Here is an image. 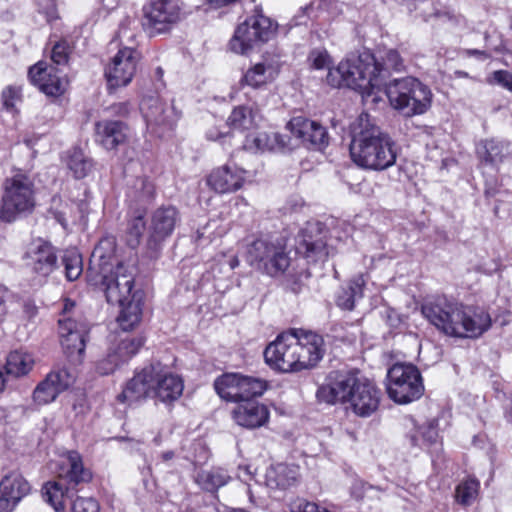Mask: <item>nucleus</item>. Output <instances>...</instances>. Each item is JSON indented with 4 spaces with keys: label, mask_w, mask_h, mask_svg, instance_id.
<instances>
[{
    "label": "nucleus",
    "mask_w": 512,
    "mask_h": 512,
    "mask_svg": "<svg viewBox=\"0 0 512 512\" xmlns=\"http://www.w3.org/2000/svg\"><path fill=\"white\" fill-rule=\"evenodd\" d=\"M421 312L433 326L451 337L478 338L492 324L491 316L484 308L466 305L446 296L426 301Z\"/></svg>",
    "instance_id": "1"
},
{
    "label": "nucleus",
    "mask_w": 512,
    "mask_h": 512,
    "mask_svg": "<svg viewBox=\"0 0 512 512\" xmlns=\"http://www.w3.org/2000/svg\"><path fill=\"white\" fill-rule=\"evenodd\" d=\"M349 149L352 161L363 169L383 171L396 163L395 141L368 113H361L352 124Z\"/></svg>",
    "instance_id": "2"
},
{
    "label": "nucleus",
    "mask_w": 512,
    "mask_h": 512,
    "mask_svg": "<svg viewBox=\"0 0 512 512\" xmlns=\"http://www.w3.org/2000/svg\"><path fill=\"white\" fill-rule=\"evenodd\" d=\"M320 402L327 404H348L354 414L369 417L379 407L381 391L358 371L338 375L317 390Z\"/></svg>",
    "instance_id": "3"
},
{
    "label": "nucleus",
    "mask_w": 512,
    "mask_h": 512,
    "mask_svg": "<svg viewBox=\"0 0 512 512\" xmlns=\"http://www.w3.org/2000/svg\"><path fill=\"white\" fill-rule=\"evenodd\" d=\"M113 244L112 240L105 239L95 247L88 276L92 274L97 266L99 280H95L94 283L98 284L100 282L102 284L107 302L124 305L126 301L138 297V293L133 292V270L119 262L112 255Z\"/></svg>",
    "instance_id": "4"
},
{
    "label": "nucleus",
    "mask_w": 512,
    "mask_h": 512,
    "mask_svg": "<svg viewBox=\"0 0 512 512\" xmlns=\"http://www.w3.org/2000/svg\"><path fill=\"white\" fill-rule=\"evenodd\" d=\"M375 56L364 51L341 61L337 67L329 69L327 83L335 88L347 87L359 91L364 101L376 103L381 92L383 72L375 75Z\"/></svg>",
    "instance_id": "5"
},
{
    "label": "nucleus",
    "mask_w": 512,
    "mask_h": 512,
    "mask_svg": "<svg viewBox=\"0 0 512 512\" xmlns=\"http://www.w3.org/2000/svg\"><path fill=\"white\" fill-rule=\"evenodd\" d=\"M393 108L406 116L425 113L431 105L430 89L414 77L394 79L382 86Z\"/></svg>",
    "instance_id": "6"
},
{
    "label": "nucleus",
    "mask_w": 512,
    "mask_h": 512,
    "mask_svg": "<svg viewBox=\"0 0 512 512\" xmlns=\"http://www.w3.org/2000/svg\"><path fill=\"white\" fill-rule=\"evenodd\" d=\"M35 205V186L28 175L17 173L5 180L0 208L2 220L12 222L19 216L28 215Z\"/></svg>",
    "instance_id": "7"
},
{
    "label": "nucleus",
    "mask_w": 512,
    "mask_h": 512,
    "mask_svg": "<svg viewBox=\"0 0 512 512\" xmlns=\"http://www.w3.org/2000/svg\"><path fill=\"white\" fill-rule=\"evenodd\" d=\"M277 25L261 10L254 13L239 24L233 38L230 40V49L238 54H247L252 49L266 43L276 31Z\"/></svg>",
    "instance_id": "8"
},
{
    "label": "nucleus",
    "mask_w": 512,
    "mask_h": 512,
    "mask_svg": "<svg viewBox=\"0 0 512 512\" xmlns=\"http://www.w3.org/2000/svg\"><path fill=\"white\" fill-rule=\"evenodd\" d=\"M387 393L398 404H407L419 399L424 392L422 376L412 364L396 363L387 373Z\"/></svg>",
    "instance_id": "9"
},
{
    "label": "nucleus",
    "mask_w": 512,
    "mask_h": 512,
    "mask_svg": "<svg viewBox=\"0 0 512 512\" xmlns=\"http://www.w3.org/2000/svg\"><path fill=\"white\" fill-rule=\"evenodd\" d=\"M68 470L66 472V481L70 487H66L65 479L49 481L42 488L43 499L49 503L56 512L65 509V499L68 497L70 488H75L80 483H86L91 480V473L83 467L81 456L76 451H70L67 456Z\"/></svg>",
    "instance_id": "10"
},
{
    "label": "nucleus",
    "mask_w": 512,
    "mask_h": 512,
    "mask_svg": "<svg viewBox=\"0 0 512 512\" xmlns=\"http://www.w3.org/2000/svg\"><path fill=\"white\" fill-rule=\"evenodd\" d=\"M266 387L265 381L238 373H225L214 381L216 393L222 399L237 404L255 400Z\"/></svg>",
    "instance_id": "11"
},
{
    "label": "nucleus",
    "mask_w": 512,
    "mask_h": 512,
    "mask_svg": "<svg viewBox=\"0 0 512 512\" xmlns=\"http://www.w3.org/2000/svg\"><path fill=\"white\" fill-rule=\"evenodd\" d=\"M140 109L148 130L158 137L171 131L180 118V112L173 103H167L159 97L144 98Z\"/></svg>",
    "instance_id": "12"
},
{
    "label": "nucleus",
    "mask_w": 512,
    "mask_h": 512,
    "mask_svg": "<svg viewBox=\"0 0 512 512\" xmlns=\"http://www.w3.org/2000/svg\"><path fill=\"white\" fill-rule=\"evenodd\" d=\"M180 221L178 210L171 205L157 208L151 215L146 247L150 258H156L163 243L173 234Z\"/></svg>",
    "instance_id": "13"
},
{
    "label": "nucleus",
    "mask_w": 512,
    "mask_h": 512,
    "mask_svg": "<svg viewBox=\"0 0 512 512\" xmlns=\"http://www.w3.org/2000/svg\"><path fill=\"white\" fill-rule=\"evenodd\" d=\"M297 337L289 333H282L264 350L265 362L274 370L282 373L297 372L299 355H296Z\"/></svg>",
    "instance_id": "14"
},
{
    "label": "nucleus",
    "mask_w": 512,
    "mask_h": 512,
    "mask_svg": "<svg viewBox=\"0 0 512 512\" xmlns=\"http://www.w3.org/2000/svg\"><path fill=\"white\" fill-rule=\"evenodd\" d=\"M180 20V8L174 0H149L143 7L142 26L150 34L167 31Z\"/></svg>",
    "instance_id": "15"
},
{
    "label": "nucleus",
    "mask_w": 512,
    "mask_h": 512,
    "mask_svg": "<svg viewBox=\"0 0 512 512\" xmlns=\"http://www.w3.org/2000/svg\"><path fill=\"white\" fill-rule=\"evenodd\" d=\"M23 259L39 284L58 267L55 248L41 238L34 239L28 244Z\"/></svg>",
    "instance_id": "16"
},
{
    "label": "nucleus",
    "mask_w": 512,
    "mask_h": 512,
    "mask_svg": "<svg viewBox=\"0 0 512 512\" xmlns=\"http://www.w3.org/2000/svg\"><path fill=\"white\" fill-rule=\"evenodd\" d=\"M139 53L131 46L117 52L105 68V78L109 90L128 85L136 72Z\"/></svg>",
    "instance_id": "17"
},
{
    "label": "nucleus",
    "mask_w": 512,
    "mask_h": 512,
    "mask_svg": "<svg viewBox=\"0 0 512 512\" xmlns=\"http://www.w3.org/2000/svg\"><path fill=\"white\" fill-rule=\"evenodd\" d=\"M61 346L69 358L80 362L85 352L89 327L86 322L75 317L58 320Z\"/></svg>",
    "instance_id": "18"
},
{
    "label": "nucleus",
    "mask_w": 512,
    "mask_h": 512,
    "mask_svg": "<svg viewBox=\"0 0 512 512\" xmlns=\"http://www.w3.org/2000/svg\"><path fill=\"white\" fill-rule=\"evenodd\" d=\"M159 363H152L136 372L122 393L118 395L120 402L133 403L147 397L153 398L155 377L158 375Z\"/></svg>",
    "instance_id": "19"
},
{
    "label": "nucleus",
    "mask_w": 512,
    "mask_h": 512,
    "mask_svg": "<svg viewBox=\"0 0 512 512\" xmlns=\"http://www.w3.org/2000/svg\"><path fill=\"white\" fill-rule=\"evenodd\" d=\"M145 339L142 336L125 337L110 349L107 356L98 362L97 370L102 375L113 373L117 367L126 363L144 345Z\"/></svg>",
    "instance_id": "20"
},
{
    "label": "nucleus",
    "mask_w": 512,
    "mask_h": 512,
    "mask_svg": "<svg viewBox=\"0 0 512 512\" xmlns=\"http://www.w3.org/2000/svg\"><path fill=\"white\" fill-rule=\"evenodd\" d=\"M292 334L297 337V347L299 350L296 355H299V371L315 367L325 352L323 337L317 333L305 330H295L292 331Z\"/></svg>",
    "instance_id": "21"
},
{
    "label": "nucleus",
    "mask_w": 512,
    "mask_h": 512,
    "mask_svg": "<svg viewBox=\"0 0 512 512\" xmlns=\"http://www.w3.org/2000/svg\"><path fill=\"white\" fill-rule=\"evenodd\" d=\"M132 130L120 120H102L95 124V140L105 150L112 151L129 143Z\"/></svg>",
    "instance_id": "22"
},
{
    "label": "nucleus",
    "mask_w": 512,
    "mask_h": 512,
    "mask_svg": "<svg viewBox=\"0 0 512 512\" xmlns=\"http://www.w3.org/2000/svg\"><path fill=\"white\" fill-rule=\"evenodd\" d=\"M287 127L292 135L314 149L322 150L329 144L326 128L316 121L298 116L292 118Z\"/></svg>",
    "instance_id": "23"
},
{
    "label": "nucleus",
    "mask_w": 512,
    "mask_h": 512,
    "mask_svg": "<svg viewBox=\"0 0 512 512\" xmlns=\"http://www.w3.org/2000/svg\"><path fill=\"white\" fill-rule=\"evenodd\" d=\"M74 381V375L65 368L52 371L36 386L33 399L40 405L51 403L61 392L68 389Z\"/></svg>",
    "instance_id": "24"
},
{
    "label": "nucleus",
    "mask_w": 512,
    "mask_h": 512,
    "mask_svg": "<svg viewBox=\"0 0 512 512\" xmlns=\"http://www.w3.org/2000/svg\"><path fill=\"white\" fill-rule=\"evenodd\" d=\"M326 234L320 223H308L302 230L299 249L308 261H325L329 250L325 241Z\"/></svg>",
    "instance_id": "25"
},
{
    "label": "nucleus",
    "mask_w": 512,
    "mask_h": 512,
    "mask_svg": "<svg viewBox=\"0 0 512 512\" xmlns=\"http://www.w3.org/2000/svg\"><path fill=\"white\" fill-rule=\"evenodd\" d=\"M184 389L183 379L171 372H165L159 363L158 375L155 377L153 398L164 404H171L178 400Z\"/></svg>",
    "instance_id": "26"
},
{
    "label": "nucleus",
    "mask_w": 512,
    "mask_h": 512,
    "mask_svg": "<svg viewBox=\"0 0 512 512\" xmlns=\"http://www.w3.org/2000/svg\"><path fill=\"white\" fill-rule=\"evenodd\" d=\"M290 138L276 132H257L246 135L243 148L252 153L282 151L288 147Z\"/></svg>",
    "instance_id": "27"
},
{
    "label": "nucleus",
    "mask_w": 512,
    "mask_h": 512,
    "mask_svg": "<svg viewBox=\"0 0 512 512\" xmlns=\"http://www.w3.org/2000/svg\"><path fill=\"white\" fill-rule=\"evenodd\" d=\"M243 181L244 170L230 165L213 170L207 179L208 185L218 193L234 192L241 188Z\"/></svg>",
    "instance_id": "28"
},
{
    "label": "nucleus",
    "mask_w": 512,
    "mask_h": 512,
    "mask_svg": "<svg viewBox=\"0 0 512 512\" xmlns=\"http://www.w3.org/2000/svg\"><path fill=\"white\" fill-rule=\"evenodd\" d=\"M232 416L238 425L254 429L268 421L269 411L265 405L251 400L237 404L232 411Z\"/></svg>",
    "instance_id": "29"
},
{
    "label": "nucleus",
    "mask_w": 512,
    "mask_h": 512,
    "mask_svg": "<svg viewBox=\"0 0 512 512\" xmlns=\"http://www.w3.org/2000/svg\"><path fill=\"white\" fill-rule=\"evenodd\" d=\"M53 70H48L42 63H37L28 72L31 82L48 96L61 95L65 90L64 79L56 72L53 73Z\"/></svg>",
    "instance_id": "30"
},
{
    "label": "nucleus",
    "mask_w": 512,
    "mask_h": 512,
    "mask_svg": "<svg viewBox=\"0 0 512 512\" xmlns=\"http://www.w3.org/2000/svg\"><path fill=\"white\" fill-rule=\"evenodd\" d=\"M476 154L481 164L497 167L509 155V142L499 138L480 140L476 146Z\"/></svg>",
    "instance_id": "31"
},
{
    "label": "nucleus",
    "mask_w": 512,
    "mask_h": 512,
    "mask_svg": "<svg viewBox=\"0 0 512 512\" xmlns=\"http://www.w3.org/2000/svg\"><path fill=\"white\" fill-rule=\"evenodd\" d=\"M31 492V485L19 471H11L0 481V493L18 505Z\"/></svg>",
    "instance_id": "32"
},
{
    "label": "nucleus",
    "mask_w": 512,
    "mask_h": 512,
    "mask_svg": "<svg viewBox=\"0 0 512 512\" xmlns=\"http://www.w3.org/2000/svg\"><path fill=\"white\" fill-rule=\"evenodd\" d=\"M298 476V467L278 463L267 469L266 485L271 489H286L296 483Z\"/></svg>",
    "instance_id": "33"
},
{
    "label": "nucleus",
    "mask_w": 512,
    "mask_h": 512,
    "mask_svg": "<svg viewBox=\"0 0 512 512\" xmlns=\"http://www.w3.org/2000/svg\"><path fill=\"white\" fill-rule=\"evenodd\" d=\"M277 242L267 236L256 238L247 242L244 257L246 262L255 270H258L262 262L267 260Z\"/></svg>",
    "instance_id": "34"
},
{
    "label": "nucleus",
    "mask_w": 512,
    "mask_h": 512,
    "mask_svg": "<svg viewBox=\"0 0 512 512\" xmlns=\"http://www.w3.org/2000/svg\"><path fill=\"white\" fill-rule=\"evenodd\" d=\"M290 261L285 246L277 242L267 260L262 262L257 271L271 277H277L285 273L290 266Z\"/></svg>",
    "instance_id": "35"
},
{
    "label": "nucleus",
    "mask_w": 512,
    "mask_h": 512,
    "mask_svg": "<svg viewBox=\"0 0 512 512\" xmlns=\"http://www.w3.org/2000/svg\"><path fill=\"white\" fill-rule=\"evenodd\" d=\"M260 119L259 109L254 105L235 107L227 119V126L233 130H249Z\"/></svg>",
    "instance_id": "36"
},
{
    "label": "nucleus",
    "mask_w": 512,
    "mask_h": 512,
    "mask_svg": "<svg viewBox=\"0 0 512 512\" xmlns=\"http://www.w3.org/2000/svg\"><path fill=\"white\" fill-rule=\"evenodd\" d=\"M277 73L278 71L274 64L264 61L249 68L243 76V81L247 85L257 88L272 81Z\"/></svg>",
    "instance_id": "37"
},
{
    "label": "nucleus",
    "mask_w": 512,
    "mask_h": 512,
    "mask_svg": "<svg viewBox=\"0 0 512 512\" xmlns=\"http://www.w3.org/2000/svg\"><path fill=\"white\" fill-rule=\"evenodd\" d=\"M375 75H379L383 72V85L388 83V78L390 76L391 71H402L404 69V61L400 56L399 52L394 49L387 50L384 55H381L380 58L375 57Z\"/></svg>",
    "instance_id": "38"
},
{
    "label": "nucleus",
    "mask_w": 512,
    "mask_h": 512,
    "mask_svg": "<svg viewBox=\"0 0 512 512\" xmlns=\"http://www.w3.org/2000/svg\"><path fill=\"white\" fill-rule=\"evenodd\" d=\"M363 285V278L357 277L347 287H342L336 295V305L342 310H353L356 300L363 297Z\"/></svg>",
    "instance_id": "39"
},
{
    "label": "nucleus",
    "mask_w": 512,
    "mask_h": 512,
    "mask_svg": "<svg viewBox=\"0 0 512 512\" xmlns=\"http://www.w3.org/2000/svg\"><path fill=\"white\" fill-rule=\"evenodd\" d=\"M231 477L226 470L222 468H212L204 470L197 474L196 482L203 489L208 492H215L219 488L225 486Z\"/></svg>",
    "instance_id": "40"
},
{
    "label": "nucleus",
    "mask_w": 512,
    "mask_h": 512,
    "mask_svg": "<svg viewBox=\"0 0 512 512\" xmlns=\"http://www.w3.org/2000/svg\"><path fill=\"white\" fill-rule=\"evenodd\" d=\"M33 365L34 359L31 354L16 350L9 353L4 368L7 375L20 377L29 373Z\"/></svg>",
    "instance_id": "41"
},
{
    "label": "nucleus",
    "mask_w": 512,
    "mask_h": 512,
    "mask_svg": "<svg viewBox=\"0 0 512 512\" xmlns=\"http://www.w3.org/2000/svg\"><path fill=\"white\" fill-rule=\"evenodd\" d=\"M119 306L121 307V311L117 321L123 331H129L141 320L142 309L140 297L132 298L129 301H126V304Z\"/></svg>",
    "instance_id": "42"
},
{
    "label": "nucleus",
    "mask_w": 512,
    "mask_h": 512,
    "mask_svg": "<svg viewBox=\"0 0 512 512\" xmlns=\"http://www.w3.org/2000/svg\"><path fill=\"white\" fill-rule=\"evenodd\" d=\"M67 165L77 179H82L92 170L93 162L81 149L73 148L69 151Z\"/></svg>",
    "instance_id": "43"
},
{
    "label": "nucleus",
    "mask_w": 512,
    "mask_h": 512,
    "mask_svg": "<svg viewBox=\"0 0 512 512\" xmlns=\"http://www.w3.org/2000/svg\"><path fill=\"white\" fill-rule=\"evenodd\" d=\"M62 263L69 281L78 279L83 272L82 256L76 249L66 250L62 256Z\"/></svg>",
    "instance_id": "44"
},
{
    "label": "nucleus",
    "mask_w": 512,
    "mask_h": 512,
    "mask_svg": "<svg viewBox=\"0 0 512 512\" xmlns=\"http://www.w3.org/2000/svg\"><path fill=\"white\" fill-rule=\"evenodd\" d=\"M479 487L480 483L476 479L471 478L461 482L456 487V501L463 506L471 505L478 495Z\"/></svg>",
    "instance_id": "45"
},
{
    "label": "nucleus",
    "mask_w": 512,
    "mask_h": 512,
    "mask_svg": "<svg viewBox=\"0 0 512 512\" xmlns=\"http://www.w3.org/2000/svg\"><path fill=\"white\" fill-rule=\"evenodd\" d=\"M308 63L310 67L321 70V69H331V57L328 53V51L325 48H314L309 52L308 55Z\"/></svg>",
    "instance_id": "46"
},
{
    "label": "nucleus",
    "mask_w": 512,
    "mask_h": 512,
    "mask_svg": "<svg viewBox=\"0 0 512 512\" xmlns=\"http://www.w3.org/2000/svg\"><path fill=\"white\" fill-rule=\"evenodd\" d=\"M2 105L11 113L16 112V105L21 101V90L15 86H8L2 91Z\"/></svg>",
    "instance_id": "47"
},
{
    "label": "nucleus",
    "mask_w": 512,
    "mask_h": 512,
    "mask_svg": "<svg viewBox=\"0 0 512 512\" xmlns=\"http://www.w3.org/2000/svg\"><path fill=\"white\" fill-rule=\"evenodd\" d=\"M136 197L140 200H151L155 194V186L147 177H138L133 185Z\"/></svg>",
    "instance_id": "48"
},
{
    "label": "nucleus",
    "mask_w": 512,
    "mask_h": 512,
    "mask_svg": "<svg viewBox=\"0 0 512 512\" xmlns=\"http://www.w3.org/2000/svg\"><path fill=\"white\" fill-rule=\"evenodd\" d=\"M73 512H100L98 502L93 498L77 497L72 504Z\"/></svg>",
    "instance_id": "49"
},
{
    "label": "nucleus",
    "mask_w": 512,
    "mask_h": 512,
    "mask_svg": "<svg viewBox=\"0 0 512 512\" xmlns=\"http://www.w3.org/2000/svg\"><path fill=\"white\" fill-rule=\"evenodd\" d=\"M490 84H497L512 92V73L507 70L494 71L488 79Z\"/></svg>",
    "instance_id": "50"
},
{
    "label": "nucleus",
    "mask_w": 512,
    "mask_h": 512,
    "mask_svg": "<svg viewBox=\"0 0 512 512\" xmlns=\"http://www.w3.org/2000/svg\"><path fill=\"white\" fill-rule=\"evenodd\" d=\"M146 227V222L142 215H138L134 217L129 225H128V233L131 237L134 238V244L137 245L139 243L140 237L143 235V232Z\"/></svg>",
    "instance_id": "51"
},
{
    "label": "nucleus",
    "mask_w": 512,
    "mask_h": 512,
    "mask_svg": "<svg viewBox=\"0 0 512 512\" xmlns=\"http://www.w3.org/2000/svg\"><path fill=\"white\" fill-rule=\"evenodd\" d=\"M206 137L208 140L218 141L223 146H230L233 134L231 131H224L217 127H213L206 132Z\"/></svg>",
    "instance_id": "52"
},
{
    "label": "nucleus",
    "mask_w": 512,
    "mask_h": 512,
    "mask_svg": "<svg viewBox=\"0 0 512 512\" xmlns=\"http://www.w3.org/2000/svg\"><path fill=\"white\" fill-rule=\"evenodd\" d=\"M39 12L44 14L47 22L58 18L55 0H36Z\"/></svg>",
    "instance_id": "53"
},
{
    "label": "nucleus",
    "mask_w": 512,
    "mask_h": 512,
    "mask_svg": "<svg viewBox=\"0 0 512 512\" xmlns=\"http://www.w3.org/2000/svg\"><path fill=\"white\" fill-rule=\"evenodd\" d=\"M51 59L57 65H64L68 62V45L65 42L56 43L51 52Z\"/></svg>",
    "instance_id": "54"
},
{
    "label": "nucleus",
    "mask_w": 512,
    "mask_h": 512,
    "mask_svg": "<svg viewBox=\"0 0 512 512\" xmlns=\"http://www.w3.org/2000/svg\"><path fill=\"white\" fill-rule=\"evenodd\" d=\"M109 109L114 115L127 117L130 114L131 106L129 102H120L113 104Z\"/></svg>",
    "instance_id": "55"
},
{
    "label": "nucleus",
    "mask_w": 512,
    "mask_h": 512,
    "mask_svg": "<svg viewBox=\"0 0 512 512\" xmlns=\"http://www.w3.org/2000/svg\"><path fill=\"white\" fill-rule=\"evenodd\" d=\"M423 439L429 443L433 444L437 441L438 432L433 423H430L425 430L422 432Z\"/></svg>",
    "instance_id": "56"
},
{
    "label": "nucleus",
    "mask_w": 512,
    "mask_h": 512,
    "mask_svg": "<svg viewBox=\"0 0 512 512\" xmlns=\"http://www.w3.org/2000/svg\"><path fill=\"white\" fill-rule=\"evenodd\" d=\"M312 9V4H308L304 7H302L297 15L294 16L292 19L293 25L297 26L300 24H303L304 18L308 15L309 10Z\"/></svg>",
    "instance_id": "57"
},
{
    "label": "nucleus",
    "mask_w": 512,
    "mask_h": 512,
    "mask_svg": "<svg viewBox=\"0 0 512 512\" xmlns=\"http://www.w3.org/2000/svg\"><path fill=\"white\" fill-rule=\"evenodd\" d=\"M16 507L8 497L0 493V512H12Z\"/></svg>",
    "instance_id": "58"
},
{
    "label": "nucleus",
    "mask_w": 512,
    "mask_h": 512,
    "mask_svg": "<svg viewBox=\"0 0 512 512\" xmlns=\"http://www.w3.org/2000/svg\"><path fill=\"white\" fill-rule=\"evenodd\" d=\"M174 458H175L174 451H172V450L165 451V452L161 453L160 462L156 463V465L157 466L164 465L166 467H170L171 462L174 460Z\"/></svg>",
    "instance_id": "59"
},
{
    "label": "nucleus",
    "mask_w": 512,
    "mask_h": 512,
    "mask_svg": "<svg viewBox=\"0 0 512 512\" xmlns=\"http://www.w3.org/2000/svg\"><path fill=\"white\" fill-rule=\"evenodd\" d=\"M117 38L122 42L124 39L131 40L134 38V34L129 32L126 24H121L119 31L117 33Z\"/></svg>",
    "instance_id": "60"
},
{
    "label": "nucleus",
    "mask_w": 512,
    "mask_h": 512,
    "mask_svg": "<svg viewBox=\"0 0 512 512\" xmlns=\"http://www.w3.org/2000/svg\"><path fill=\"white\" fill-rule=\"evenodd\" d=\"M464 54L469 57H477L479 59L485 60L489 57V54L484 50H478V49H466L464 51Z\"/></svg>",
    "instance_id": "61"
},
{
    "label": "nucleus",
    "mask_w": 512,
    "mask_h": 512,
    "mask_svg": "<svg viewBox=\"0 0 512 512\" xmlns=\"http://www.w3.org/2000/svg\"><path fill=\"white\" fill-rule=\"evenodd\" d=\"M75 307V302L70 300V299H65L64 301V305H63V309H62V316L61 318H64V317H73L72 315H70V312L72 311V309Z\"/></svg>",
    "instance_id": "62"
},
{
    "label": "nucleus",
    "mask_w": 512,
    "mask_h": 512,
    "mask_svg": "<svg viewBox=\"0 0 512 512\" xmlns=\"http://www.w3.org/2000/svg\"><path fill=\"white\" fill-rule=\"evenodd\" d=\"M6 372L4 373L1 369H0V393L3 392L4 388H5V384H6Z\"/></svg>",
    "instance_id": "63"
},
{
    "label": "nucleus",
    "mask_w": 512,
    "mask_h": 512,
    "mask_svg": "<svg viewBox=\"0 0 512 512\" xmlns=\"http://www.w3.org/2000/svg\"><path fill=\"white\" fill-rule=\"evenodd\" d=\"M238 263H239V262H238V259H237V258L232 259V260H231V262H230V266H231V268H232V269H233V268H235V267L238 265Z\"/></svg>",
    "instance_id": "64"
}]
</instances>
